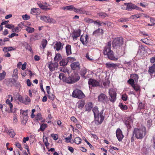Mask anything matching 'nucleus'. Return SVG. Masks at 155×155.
<instances>
[{
	"label": "nucleus",
	"mask_w": 155,
	"mask_h": 155,
	"mask_svg": "<svg viewBox=\"0 0 155 155\" xmlns=\"http://www.w3.org/2000/svg\"><path fill=\"white\" fill-rule=\"evenodd\" d=\"M121 98L124 101H126L128 98L127 95L126 94H123Z\"/></svg>",
	"instance_id": "nucleus-61"
},
{
	"label": "nucleus",
	"mask_w": 155,
	"mask_h": 155,
	"mask_svg": "<svg viewBox=\"0 0 155 155\" xmlns=\"http://www.w3.org/2000/svg\"><path fill=\"white\" fill-rule=\"evenodd\" d=\"M98 15L99 17L102 18H104L105 17L107 16V14L105 13L101 12L98 13Z\"/></svg>",
	"instance_id": "nucleus-49"
},
{
	"label": "nucleus",
	"mask_w": 155,
	"mask_h": 155,
	"mask_svg": "<svg viewBox=\"0 0 155 155\" xmlns=\"http://www.w3.org/2000/svg\"><path fill=\"white\" fill-rule=\"evenodd\" d=\"M86 57L89 61H91L94 60L93 57L91 56H89L88 53L86 54Z\"/></svg>",
	"instance_id": "nucleus-59"
},
{
	"label": "nucleus",
	"mask_w": 155,
	"mask_h": 155,
	"mask_svg": "<svg viewBox=\"0 0 155 155\" xmlns=\"http://www.w3.org/2000/svg\"><path fill=\"white\" fill-rule=\"evenodd\" d=\"M126 6V9L128 11H131L133 9H136L137 6L131 3H124Z\"/></svg>",
	"instance_id": "nucleus-11"
},
{
	"label": "nucleus",
	"mask_w": 155,
	"mask_h": 155,
	"mask_svg": "<svg viewBox=\"0 0 155 155\" xmlns=\"http://www.w3.org/2000/svg\"><path fill=\"white\" fill-rule=\"evenodd\" d=\"M47 41L45 39L42 40L41 42V45L42 46V48H45L47 45Z\"/></svg>",
	"instance_id": "nucleus-44"
},
{
	"label": "nucleus",
	"mask_w": 155,
	"mask_h": 155,
	"mask_svg": "<svg viewBox=\"0 0 155 155\" xmlns=\"http://www.w3.org/2000/svg\"><path fill=\"white\" fill-rule=\"evenodd\" d=\"M6 103L9 106L10 109V110L8 111V112L9 113L12 112V109L13 107L12 104L11 102H10V101L9 99H8L6 100Z\"/></svg>",
	"instance_id": "nucleus-26"
},
{
	"label": "nucleus",
	"mask_w": 155,
	"mask_h": 155,
	"mask_svg": "<svg viewBox=\"0 0 155 155\" xmlns=\"http://www.w3.org/2000/svg\"><path fill=\"white\" fill-rule=\"evenodd\" d=\"M116 136L119 141H121L123 137L124 136L122 134V132L120 128H118L116 131Z\"/></svg>",
	"instance_id": "nucleus-14"
},
{
	"label": "nucleus",
	"mask_w": 155,
	"mask_h": 155,
	"mask_svg": "<svg viewBox=\"0 0 155 155\" xmlns=\"http://www.w3.org/2000/svg\"><path fill=\"white\" fill-rule=\"evenodd\" d=\"M66 53L67 55H70L71 54V46L69 45H67L65 47Z\"/></svg>",
	"instance_id": "nucleus-28"
},
{
	"label": "nucleus",
	"mask_w": 155,
	"mask_h": 155,
	"mask_svg": "<svg viewBox=\"0 0 155 155\" xmlns=\"http://www.w3.org/2000/svg\"><path fill=\"white\" fill-rule=\"evenodd\" d=\"M87 69L85 68H83L81 69V75L83 78H85V75L87 73Z\"/></svg>",
	"instance_id": "nucleus-42"
},
{
	"label": "nucleus",
	"mask_w": 155,
	"mask_h": 155,
	"mask_svg": "<svg viewBox=\"0 0 155 155\" xmlns=\"http://www.w3.org/2000/svg\"><path fill=\"white\" fill-rule=\"evenodd\" d=\"M48 94V98L51 100H53L54 99V95L50 93Z\"/></svg>",
	"instance_id": "nucleus-57"
},
{
	"label": "nucleus",
	"mask_w": 155,
	"mask_h": 155,
	"mask_svg": "<svg viewBox=\"0 0 155 155\" xmlns=\"http://www.w3.org/2000/svg\"><path fill=\"white\" fill-rule=\"evenodd\" d=\"M18 27L20 29V30L24 28V26H25L24 22H21V23L18 24Z\"/></svg>",
	"instance_id": "nucleus-62"
},
{
	"label": "nucleus",
	"mask_w": 155,
	"mask_h": 155,
	"mask_svg": "<svg viewBox=\"0 0 155 155\" xmlns=\"http://www.w3.org/2000/svg\"><path fill=\"white\" fill-rule=\"evenodd\" d=\"M84 20L86 22L89 23L93 22V20L89 18H86Z\"/></svg>",
	"instance_id": "nucleus-60"
},
{
	"label": "nucleus",
	"mask_w": 155,
	"mask_h": 155,
	"mask_svg": "<svg viewBox=\"0 0 155 155\" xmlns=\"http://www.w3.org/2000/svg\"><path fill=\"white\" fill-rule=\"evenodd\" d=\"M88 84L89 87L91 86V87H95L100 86V83L96 80L92 78H90L88 81Z\"/></svg>",
	"instance_id": "nucleus-9"
},
{
	"label": "nucleus",
	"mask_w": 155,
	"mask_h": 155,
	"mask_svg": "<svg viewBox=\"0 0 155 155\" xmlns=\"http://www.w3.org/2000/svg\"><path fill=\"white\" fill-rule=\"evenodd\" d=\"M81 140H82L80 137H77L75 138L74 142L76 144H79L81 143Z\"/></svg>",
	"instance_id": "nucleus-40"
},
{
	"label": "nucleus",
	"mask_w": 155,
	"mask_h": 155,
	"mask_svg": "<svg viewBox=\"0 0 155 155\" xmlns=\"http://www.w3.org/2000/svg\"><path fill=\"white\" fill-rule=\"evenodd\" d=\"M106 67L110 69H114L118 67V65L116 64L110 63H106L105 64Z\"/></svg>",
	"instance_id": "nucleus-20"
},
{
	"label": "nucleus",
	"mask_w": 155,
	"mask_h": 155,
	"mask_svg": "<svg viewBox=\"0 0 155 155\" xmlns=\"http://www.w3.org/2000/svg\"><path fill=\"white\" fill-rule=\"evenodd\" d=\"M145 47L142 45H141L140 46L137 53L140 54H144V52L145 50Z\"/></svg>",
	"instance_id": "nucleus-23"
},
{
	"label": "nucleus",
	"mask_w": 155,
	"mask_h": 155,
	"mask_svg": "<svg viewBox=\"0 0 155 155\" xmlns=\"http://www.w3.org/2000/svg\"><path fill=\"white\" fill-rule=\"evenodd\" d=\"M75 7L73 5H69L64 7V9L65 10H74Z\"/></svg>",
	"instance_id": "nucleus-43"
},
{
	"label": "nucleus",
	"mask_w": 155,
	"mask_h": 155,
	"mask_svg": "<svg viewBox=\"0 0 155 155\" xmlns=\"http://www.w3.org/2000/svg\"><path fill=\"white\" fill-rule=\"evenodd\" d=\"M92 111L94 113V116H97V115H99L100 114L98 110V108L97 106H95L93 108Z\"/></svg>",
	"instance_id": "nucleus-34"
},
{
	"label": "nucleus",
	"mask_w": 155,
	"mask_h": 155,
	"mask_svg": "<svg viewBox=\"0 0 155 155\" xmlns=\"http://www.w3.org/2000/svg\"><path fill=\"white\" fill-rule=\"evenodd\" d=\"M130 77H131L134 81L136 82H137L139 79L138 75L136 74H132L130 75Z\"/></svg>",
	"instance_id": "nucleus-39"
},
{
	"label": "nucleus",
	"mask_w": 155,
	"mask_h": 155,
	"mask_svg": "<svg viewBox=\"0 0 155 155\" xmlns=\"http://www.w3.org/2000/svg\"><path fill=\"white\" fill-rule=\"evenodd\" d=\"M25 98H24L21 96H19L18 98V100L20 102L24 104V100Z\"/></svg>",
	"instance_id": "nucleus-58"
},
{
	"label": "nucleus",
	"mask_w": 155,
	"mask_h": 155,
	"mask_svg": "<svg viewBox=\"0 0 155 155\" xmlns=\"http://www.w3.org/2000/svg\"><path fill=\"white\" fill-rule=\"evenodd\" d=\"M16 49V48H14L11 46L8 47H4L3 49V51L5 52H6L13 50H15Z\"/></svg>",
	"instance_id": "nucleus-30"
},
{
	"label": "nucleus",
	"mask_w": 155,
	"mask_h": 155,
	"mask_svg": "<svg viewBox=\"0 0 155 155\" xmlns=\"http://www.w3.org/2000/svg\"><path fill=\"white\" fill-rule=\"evenodd\" d=\"M132 87L135 91L139 92V93L140 92L141 89V87L138 84H136Z\"/></svg>",
	"instance_id": "nucleus-25"
},
{
	"label": "nucleus",
	"mask_w": 155,
	"mask_h": 155,
	"mask_svg": "<svg viewBox=\"0 0 155 155\" xmlns=\"http://www.w3.org/2000/svg\"><path fill=\"white\" fill-rule=\"evenodd\" d=\"M85 103L84 101H79L78 103V107L80 109H82L84 106Z\"/></svg>",
	"instance_id": "nucleus-31"
},
{
	"label": "nucleus",
	"mask_w": 155,
	"mask_h": 155,
	"mask_svg": "<svg viewBox=\"0 0 155 155\" xmlns=\"http://www.w3.org/2000/svg\"><path fill=\"white\" fill-rule=\"evenodd\" d=\"M110 81H107L103 83V85L106 87L107 88L109 85Z\"/></svg>",
	"instance_id": "nucleus-64"
},
{
	"label": "nucleus",
	"mask_w": 155,
	"mask_h": 155,
	"mask_svg": "<svg viewBox=\"0 0 155 155\" xmlns=\"http://www.w3.org/2000/svg\"><path fill=\"white\" fill-rule=\"evenodd\" d=\"M21 123L23 125L26 124L28 120V114H22L21 116Z\"/></svg>",
	"instance_id": "nucleus-19"
},
{
	"label": "nucleus",
	"mask_w": 155,
	"mask_h": 155,
	"mask_svg": "<svg viewBox=\"0 0 155 155\" xmlns=\"http://www.w3.org/2000/svg\"><path fill=\"white\" fill-rule=\"evenodd\" d=\"M47 124H42L40 126V129L38 130V131H44L47 127Z\"/></svg>",
	"instance_id": "nucleus-37"
},
{
	"label": "nucleus",
	"mask_w": 155,
	"mask_h": 155,
	"mask_svg": "<svg viewBox=\"0 0 155 155\" xmlns=\"http://www.w3.org/2000/svg\"><path fill=\"white\" fill-rule=\"evenodd\" d=\"M144 104L142 103V102H140L139 103L138 105V108L140 109H143L144 108Z\"/></svg>",
	"instance_id": "nucleus-56"
},
{
	"label": "nucleus",
	"mask_w": 155,
	"mask_h": 155,
	"mask_svg": "<svg viewBox=\"0 0 155 155\" xmlns=\"http://www.w3.org/2000/svg\"><path fill=\"white\" fill-rule=\"evenodd\" d=\"M41 10L39 8H32L31 10L30 13L34 15H38L41 13Z\"/></svg>",
	"instance_id": "nucleus-18"
},
{
	"label": "nucleus",
	"mask_w": 155,
	"mask_h": 155,
	"mask_svg": "<svg viewBox=\"0 0 155 155\" xmlns=\"http://www.w3.org/2000/svg\"><path fill=\"white\" fill-rule=\"evenodd\" d=\"M109 94L110 97V101L114 103L116 99L117 93L116 91L114 89L111 88L109 90Z\"/></svg>",
	"instance_id": "nucleus-6"
},
{
	"label": "nucleus",
	"mask_w": 155,
	"mask_h": 155,
	"mask_svg": "<svg viewBox=\"0 0 155 155\" xmlns=\"http://www.w3.org/2000/svg\"><path fill=\"white\" fill-rule=\"evenodd\" d=\"M48 65V68L51 71H53L55 70V68H57L58 67V64L56 63L49 62Z\"/></svg>",
	"instance_id": "nucleus-17"
},
{
	"label": "nucleus",
	"mask_w": 155,
	"mask_h": 155,
	"mask_svg": "<svg viewBox=\"0 0 155 155\" xmlns=\"http://www.w3.org/2000/svg\"><path fill=\"white\" fill-rule=\"evenodd\" d=\"M61 58L62 57L61 54L60 53H57L54 58V60L58 62L59 60H61Z\"/></svg>",
	"instance_id": "nucleus-36"
},
{
	"label": "nucleus",
	"mask_w": 155,
	"mask_h": 155,
	"mask_svg": "<svg viewBox=\"0 0 155 155\" xmlns=\"http://www.w3.org/2000/svg\"><path fill=\"white\" fill-rule=\"evenodd\" d=\"M93 107L92 103L91 102H89L85 106V111L89 112L91 111Z\"/></svg>",
	"instance_id": "nucleus-21"
},
{
	"label": "nucleus",
	"mask_w": 155,
	"mask_h": 155,
	"mask_svg": "<svg viewBox=\"0 0 155 155\" xmlns=\"http://www.w3.org/2000/svg\"><path fill=\"white\" fill-rule=\"evenodd\" d=\"M40 19L45 22L50 23H55L56 21L54 19L48 16H42L40 17Z\"/></svg>",
	"instance_id": "nucleus-8"
},
{
	"label": "nucleus",
	"mask_w": 155,
	"mask_h": 155,
	"mask_svg": "<svg viewBox=\"0 0 155 155\" xmlns=\"http://www.w3.org/2000/svg\"><path fill=\"white\" fill-rule=\"evenodd\" d=\"M129 20V19L128 18H120L119 19L118 21L121 22H126L128 21Z\"/></svg>",
	"instance_id": "nucleus-54"
},
{
	"label": "nucleus",
	"mask_w": 155,
	"mask_h": 155,
	"mask_svg": "<svg viewBox=\"0 0 155 155\" xmlns=\"http://www.w3.org/2000/svg\"><path fill=\"white\" fill-rule=\"evenodd\" d=\"M59 79L63 82L68 84H73L77 82L80 79L79 76L78 74H75L73 78L70 76L67 77L63 73H60L58 77Z\"/></svg>",
	"instance_id": "nucleus-2"
},
{
	"label": "nucleus",
	"mask_w": 155,
	"mask_h": 155,
	"mask_svg": "<svg viewBox=\"0 0 155 155\" xmlns=\"http://www.w3.org/2000/svg\"><path fill=\"white\" fill-rule=\"evenodd\" d=\"M26 71H28V73L29 74V76L30 78L33 77V76L35 74V73L32 72L30 70H27Z\"/></svg>",
	"instance_id": "nucleus-52"
},
{
	"label": "nucleus",
	"mask_w": 155,
	"mask_h": 155,
	"mask_svg": "<svg viewBox=\"0 0 155 155\" xmlns=\"http://www.w3.org/2000/svg\"><path fill=\"white\" fill-rule=\"evenodd\" d=\"M68 62H72L76 60V59L75 57H68L67 58Z\"/></svg>",
	"instance_id": "nucleus-51"
},
{
	"label": "nucleus",
	"mask_w": 155,
	"mask_h": 155,
	"mask_svg": "<svg viewBox=\"0 0 155 155\" xmlns=\"http://www.w3.org/2000/svg\"><path fill=\"white\" fill-rule=\"evenodd\" d=\"M62 47V43L60 41H57L54 46V49L57 51H59L61 49Z\"/></svg>",
	"instance_id": "nucleus-22"
},
{
	"label": "nucleus",
	"mask_w": 155,
	"mask_h": 155,
	"mask_svg": "<svg viewBox=\"0 0 155 155\" xmlns=\"http://www.w3.org/2000/svg\"><path fill=\"white\" fill-rule=\"evenodd\" d=\"M15 144V146L18 148L20 150H22V148L21 147V145L20 143L18 142H16Z\"/></svg>",
	"instance_id": "nucleus-55"
},
{
	"label": "nucleus",
	"mask_w": 155,
	"mask_h": 155,
	"mask_svg": "<svg viewBox=\"0 0 155 155\" xmlns=\"http://www.w3.org/2000/svg\"><path fill=\"white\" fill-rule=\"evenodd\" d=\"M135 81L133 78H130L127 81V82L130 84L131 86L132 87L135 84Z\"/></svg>",
	"instance_id": "nucleus-46"
},
{
	"label": "nucleus",
	"mask_w": 155,
	"mask_h": 155,
	"mask_svg": "<svg viewBox=\"0 0 155 155\" xmlns=\"http://www.w3.org/2000/svg\"><path fill=\"white\" fill-rule=\"evenodd\" d=\"M146 133V129L145 127L140 128H135L133 131V136L137 139H141L145 136Z\"/></svg>",
	"instance_id": "nucleus-3"
},
{
	"label": "nucleus",
	"mask_w": 155,
	"mask_h": 155,
	"mask_svg": "<svg viewBox=\"0 0 155 155\" xmlns=\"http://www.w3.org/2000/svg\"><path fill=\"white\" fill-rule=\"evenodd\" d=\"M51 136L54 140H56L58 139V135L57 134H51Z\"/></svg>",
	"instance_id": "nucleus-53"
},
{
	"label": "nucleus",
	"mask_w": 155,
	"mask_h": 155,
	"mask_svg": "<svg viewBox=\"0 0 155 155\" xmlns=\"http://www.w3.org/2000/svg\"><path fill=\"white\" fill-rule=\"evenodd\" d=\"M104 30L101 28H98L94 31L92 35L96 37L103 35L104 34Z\"/></svg>",
	"instance_id": "nucleus-15"
},
{
	"label": "nucleus",
	"mask_w": 155,
	"mask_h": 155,
	"mask_svg": "<svg viewBox=\"0 0 155 155\" xmlns=\"http://www.w3.org/2000/svg\"><path fill=\"white\" fill-rule=\"evenodd\" d=\"M39 36L38 35H32L30 39L31 41H35L39 39Z\"/></svg>",
	"instance_id": "nucleus-48"
},
{
	"label": "nucleus",
	"mask_w": 155,
	"mask_h": 155,
	"mask_svg": "<svg viewBox=\"0 0 155 155\" xmlns=\"http://www.w3.org/2000/svg\"><path fill=\"white\" fill-rule=\"evenodd\" d=\"M131 119L130 118H128L125 120L124 122L125 124L126 125L127 128L129 129L131 128Z\"/></svg>",
	"instance_id": "nucleus-27"
},
{
	"label": "nucleus",
	"mask_w": 155,
	"mask_h": 155,
	"mask_svg": "<svg viewBox=\"0 0 155 155\" xmlns=\"http://www.w3.org/2000/svg\"><path fill=\"white\" fill-rule=\"evenodd\" d=\"M81 31L80 29L74 30L72 34V37L74 40H77V38L81 35Z\"/></svg>",
	"instance_id": "nucleus-13"
},
{
	"label": "nucleus",
	"mask_w": 155,
	"mask_h": 155,
	"mask_svg": "<svg viewBox=\"0 0 155 155\" xmlns=\"http://www.w3.org/2000/svg\"><path fill=\"white\" fill-rule=\"evenodd\" d=\"M25 30L28 33H31L33 32L34 31L35 29L34 28L29 26H27Z\"/></svg>",
	"instance_id": "nucleus-41"
},
{
	"label": "nucleus",
	"mask_w": 155,
	"mask_h": 155,
	"mask_svg": "<svg viewBox=\"0 0 155 155\" xmlns=\"http://www.w3.org/2000/svg\"><path fill=\"white\" fill-rule=\"evenodd\" d=\"M71 69L73 70L78 71L80 69V64L78 62H74L70 65Z\"/></svg>",
	"instance_id": "nucleus-12"
},
{
	"label": "nucleus",
	"mask_w": 155,
	"mask_h": 155,
	"mask_svg": "<svg viewBox=\"0 0 155 155\" xmlns=\"http://www.w3.org/2000/svg\"><path fill=\"white\" fill-rule=\"evenodd\" d=\"M6 73L4 71H3V72L2 73H0V81H1L3 80L6 76Z\"/></svg>",
	"instance_id": "nucleus-47"
},
{
	"label": "nucleus",
	"mask_w": 155,
	"mask_h": 155,
	"mask_svg": "<svg viewBox=\"0 0 155 155\" xmlns=\"http://www.w3.org/2000/svg\"><path fill=\"white\" fill-rule=\"evenodd\" d=\"M118 106L123 110H127L128 109L127 106L126 105H123L121 103L119 104Z\"/></svg>",
	"instance_id": "nucleus-35"
},
{
	"label": "nucleus",
	"mask_w": 155,
	"mask_h": 155,
	"mask_svg": "<svg viewBox=\"0 0 155 155\" xmlns=\"http://www.w3.org/2000/svg\"><path fill=\"white\" fill-rule=\"evenodd\" d=\"M111 42L109 41L104 47L103 50V54L110 60L117 61L118 60V58H116L114 56V52L111 49Z\"/></svg>",
	"instance_id": "nucleus-1"
},
{
	"label": "nucleus",
	"mask_w": 155,
	"mask_h": 155,
	"mask_svg": "<svg viewBox=\"0 0 155 155\" xmlns=\"http://www.w3.org/2000/svg\"><path fill=\"white\" fill-rule=\"evenodd\" d=\"M30 101V99L28 97H26L24 98L23 101L24 104L25 105L28 104Z\"/></svg>",
	"instance_id": "nucleus-45"
},
{
	"label": "nucleus",
	"mask_w": 155,
	"mask_h": 155,
	"mask_svg": "<svg viewBox=\"0 0 155 155\" xmlns=\"http://www.w3.org/2000/svg\"><path fill=\"white\" fill-rule=\"evenodd\" d=\"M88 38L87 35H83L81 36L80 41L83 45H85L88 42Z\"/></svg>",
	"instance_id": "nucleus-16"
},
{
	"label": "nucleus",
	"mask_w": 155,
	"mask_h": 155,
	"mask_svg": "<svg viewBox=\"0 0 155 155\" xmlns=\"http://www.w3.org/2000/svg\"><path fill=\"white\" fill-rule=\"evenodd\" d=\"M68 61L66 59H62L60 62V66H64L67 64Z\"/></svg>",
	"instance_id": "nucleus-38"
},
{
	"label": "nucleus",
	"mask_w": 155,
	"mask_h": 155,
	"mask_svg": "<svg viewBox=\"0 0 155 155\" xmlns=\"http://www.w3.org/2000/svg\"><path fill=\"white\" fill-rule=\"evenodd\" d=\"M142 15H144L145 16H146V15H147L146 14H144L143 13H141V14H137V15H132L131 16L130 18H131L133 19L135 18H140L142 16Z\"/></svg>",
	"instance_id": "nucleus-33"
},
{
	"label": "nucleus",
	"mask_w": 155,
	"mask_h": 155,
	"mask_svg": "<svg viewBox=\"0 0 155 155\" xmlns=\"http://www.w3.org/2000/svg\"><path fill=\"white\" fill-rule=\"evenodd\" d=\"M98 100L99 102L104 103L108 100V98L104 94L101 93L98 97Z\"/></svg>",
	"instance_id": "nucleus-10"
},
{
	"label": "nucleus",
	"mask_w": 155,
	"mask_h": 155,
	"mask_svg": "<svg viewBox=\"0 0 155 155\" xmlns=\"http://www.w3.org/2000/svg\"><path fill=\"white\" fill-rule=\"evenodd\" d=\"M72 96L74 97L79 99H82L85 97L83 92L78 89H76L72 93Z\"/></svg>",
	"instance_id": "nucleus-5"
},
{
	"label": "nucleus",
	"mask_w": 155,
	"mask_h": 155,
	"mask_svg": "<svg viewBox=\"0 0 155 155\" xmlns=\"http://www.w3.org/2000/svg\"><path fill=\"white\" fill-rule=\"evenodd\" d=\"M35 118L37 121L41 120L42 119L41 114L40 113H38L36 115Z\"/></svg>",
	"instance_id": "nucleus-50"
},
{
	"label": "nucleus",
	"mask_w": 155,
	"mask_h": 155,
	"mask_svg": "<svg viewBox=\"0 0 155 155\" xmlns=\"http://www.w3.org/2000/svg\"><path fill=\"white\" fill-rule=\"evenodd\" d=\"M71 120L75 124L77 123L78 122V120L74 116L72 117L71 118Z\"/></svg>",
	"instance_id": "nucleus-63"
},
{
	"label": "nucleus",
	"mask_w": 155,
	"mask_h": 155,
	"mask_svg": "<svg viewBox=\"0 0 155 155\" xmlns=\"http://www.w3.org/2000/svg\"><path fill=\"white\" fill-rule=\"evenodd\" d=\"M7 133L9 135L10 137L12 138L15 135V132L13 129H10L8 130L7 132Z\"/></svg>",
	"instance_id": "nucleus-32"
},
{
	"label": "nucleus",
	"mask_w": 155,
	"mask_h": 155,
	"mask_svg": "<svg viewBox=\"0 0 155 155\" xmlns=\"http://www.w3.org/2000/svg\"><path fill=\"white\" fill-rule=\"evenodd\" d=\"M148 72L150 74L155 73V64H153V65L149 67Z\"/></svg>",
	"instance_id": "nucleus-24"
},
{
	"label": "nucleus",
	"mask_w": 155,
	"mask_h": 155,
	"mask_svg": "<svg viewBox=\"0 0 155 155\" xmlns=\"http://www.w3.org/2000/svg\"><path fill=\"white\" fill-rule=\"evenodd\" d=\"M104 110L102 109L99 115L95 116L94 122L97 125H98L101 124L104 119V117L103 115Z\"/></svg>",
	"instance_id": "nucleus-4"
},
{
	"label": "nucleus",
	"mask_w": 155,
	"mask_h": 155,
	"mask_svg": "<svg viewBox=\"0 0 155 155\" xmlns=\"http://www.w3.org/2000/svg\"><path fill=\"white\" fill-rule=\"evenodd\" d=\"M123 43L122 39L120 37H117L115 38L113 41L112 45L113 47H120L121 46Z\"/></svg>",
	"instance_id": "nucleus-7"
},
{
	"label": "nucleus",
	"mask_w": 155,
	"mask_h": 155,
	"mask_svg": "<svg viewBox=\"0 0 155 155\" xmlns=\"http://www.w3.org/2000/svg\"><path fill=\"white\" fill-rule=\"evenodd\" d=\"M74 11L77 13L80 14H85L86 13V11L84 10L82 8L77 9L75 8Z\"/></svg>",
	"instance_id": "nucleus-29"
}]
</instances>
